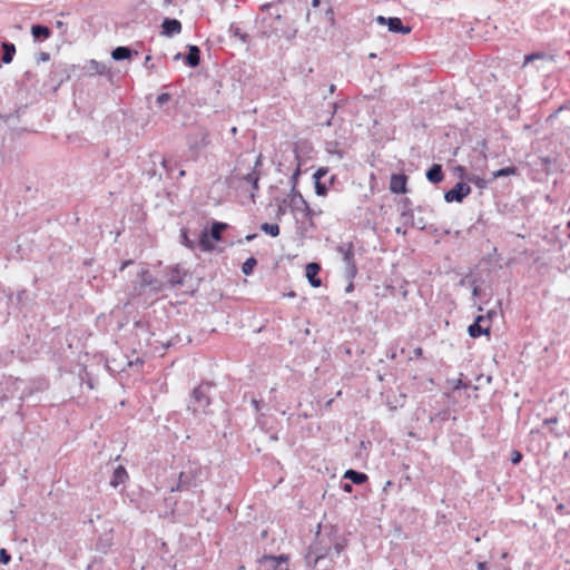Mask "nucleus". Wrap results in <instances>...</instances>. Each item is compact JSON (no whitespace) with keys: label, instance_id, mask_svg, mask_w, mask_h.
Segmentation results:
<instances>
[{"label":"nucleus","instance_id":"obj_1","mask_svg":"<svg viewBox=\"0 0 570 570\" xmlns=\"http://www.w3.org/2000/svg\"><path fill=\"white\" fill-rule=\"evenodd\" d=\"M332 537L318 534L305 556L306 563L316 566L321 559L327 557L332 550Z\"/></svg>","mask_w":570,"mask_h":570},{"label":"nucleus","instance_id":"obj_2","mask_svg":"<svg viewBox=\"0 0 570 570\" xmlns=\"http://www.w3.org/2000/svg\"><path fill=\"white\" fill-rule=\"evenodd\" d=\"M210 387L212 385L209 383H202L200 385L194 389L188 405V410H190L194 414L206 412V409L210 404Z\"/></svg>","mask_w":570,"mask_h":570},{"label":"nucleus","instance_id":"obj_3","mask_svg":"<svg viewBox=\"0 0 570 570\" xmlns=\"http://www.w3.org/2000/svg\"><path fill=\"white\" fill-rule=\"evenodd\" d=\"M188 149L194 159L209 145V132L204 127H196L187 136Z\"/></svg>","mask_w":570,"mask_h":570},{"label":"nucleus","instance_id":"obj_4","mask_svg":"<svg viewBox=\"0 0 570 570\" xmlns=\"http://www.w3.org/2000/svg\"><path fill=\"white\" fill-rule=\"evenodd\" d=\"M521 67L531 70L554 69L556 60L552 55L546 52H534L524 57Z\"/></svg>","mask_w":570,"mask_h":570},{"label":"nucleus","instance_id":"obj_5","mask_svg":"<svg viewBox=\"0 0 570 570\" xmlns=\"http://www.w3.org/2000/svg\"><path fill=\"white\" fill-rule=\"evenodd\" d=\"M336 250L342 255L345 264L344 274L347 279H354L357 275V266L355 262L354 246L352 243H344L337 246Z\"/></svg>","mask_w":570,"mask_h":570},{"label":"nucleus","instance_id":"obj_6","mask_svg":"<svg viewBox=\"0 0 570 570\" xmlns=\"http://www.w3.org/2000/svg\"><path fill=\"white\" fill-rule=\"evenodd\" d=\"M495 312L491 311L488 312L487 315H479L475 317L474 322L469 325L468 333L471 337L478 338L482 335H489L490 334V324L489 321L494 315Z\"/></svg>","mask_w":570,"mask_h":570},{"label":"nucleus","instance_id":"obj_7","mask_svg":"<svg viewBox=\"0 0 570 570\" xmlns=\"http://www.w3.org/2000/svg\"><path fill=\"white\" fill-rule=\"evenodd\" d=\"M375 21L381 26H385L391 32L402 35H407L411 32V28L409 26H403L401 19L396 17L385 18L383 16H377Z\"/></svg>","mask_w":570,"mask_h":570},{"label":"nucleus","instance_id":"obj_8","mask_svg":"<svg viewBox=\"0 0 570 570\" xmlns=\"http://www.w3.org/2000/svg\"><path fill=\"white\" fill-rule=\"evenodd\" d=\"M470 193V186L463 181H459L453 186V188L445 191L444 199L446 203H461Z\"/></svg>","mask_w":570,"mask_h":570},{"label":"nucleus","instance_id":"obj_9","mask_svg":"<svg viewBox=\"0 0 570 570\" xmlns=\"http://www.w3.org/2000/svg\"><path fill=\"white\" fill-rule=\"evenodd\" d=\"M261 564L264 568V570H289L288 557L284 554H281L278 557L265 556L261 560Z\"/></svg>","mask_w":570,"mask_h":570},{"label":"nucleus","instance_id":"obj_10","mask_svg":"<svg viewBox=\"0 0 570 570\" xmlns=\"http://www.w3.org/2000/svg\"><path fill=\"white\" fill-rule=\"evenodd\" d=\"M140 286L149 287L151 292L158 294L166 288L165 283L155 278L148 269H141L139 273Z\"/></svg>","mask_w":570,"mask_h":570},{"label":"nucleus","instance_id":"obj_11","mask_svg":"<svg viewBox=\"0 0 570 570\" xmlns=\"http://www.w3.org/2000/svg\"><path fill=\"white\" fill-rule=\"evenodd\" d=\"M185 275L186 273L180 269L179 265L171 267L168 273V279L165 283L166 288L183 286L185 283Z\"/></svg>","mask_w":570,"mask_h":570},{"label":"nucleus","instance_id":"obj_12","mask_svg":"<svg viewBox=\"0 0 570 570\" xmlns=\"http://www.w3.org/2000/svg\"><path fill=\"white\" fill-rule=\"evenodd\" d=\"M327 174L328 169L325 167H321L313 175L315 179V193L317 196H325L327 194L328 184L322 180L324 177L327 176Z\"/></svg>","mask_w":570,"mask_h":570},{"label":"nucleus","instance_id":"obj_13","mask_svg":"<svg viewBox=\"0 0 570 570\" xmlns=\"http://www.w3.org/2000/svg\"><path fill=\"white\" fill-rule=\"evenodd\" d=\"M320 271H321V265L315 262L308 263L305 267L306 278L308 279V283L313 287H320L322 285V281L317 276Z\"/></svg>","mask_w":570,"mask_h":570},{"label":"nucleus","instance_id":"obj_14","mask_svg":"<svg viewBox=\"0 0 570 570\" xmlns=\"http://www.w3.org/2000/svg\"><path fill=\"white\" fill-rule=\"evenodd\" d=\"M407 177L403 174H393L391 176L390 189L394 194H404L406 191Z\"/></svg>","mask_w":570,"mask_h":570},{"label":"nucleus","instance_id":"obj_15","mask_svg":"<svg viewBox=\"0 0 570 570\" xmlns=\"http://www.w3.org/2000/svg\"><path fill=\"white\" fill-rule=\"evenodd\" d=\"M30 32L35 42H42L51 37V30L42 24L31 26Z\"/></svg>","mask_w":570,"mask_h":570},{"label":"nucleus","instance_id":"obj_16","mask_svg":"<svg viewBox=\"0 0 570 570\" xmlns=\"http://www.w3.org/2000/svg\"><path fill=\"white\" fill-rule=\"evenodd\" d=\"M161 33L166 37H173L181 31V23L176 19H165Z\"/></svg>","mask_w":570,"mask_h":570},{"label":"nucleus","instance_id":"obj_17","mask_svg":"<svg viewBox=\"0 0 570 570\" xmlns=\"http://www.w3.org/2000/svg\"><path fill=\"white\" fill-rule=\"evenodd\" d=\"M128 479V473L122 465H118L112 473V476L109 481V484L112 488H117L120 484H124Z\"/></svg>","mask_w":570,"mask_h":570},{"label":"nucleus","instance_id":"obj_18","mask_svg":"<svg viewBox=\"0 0 570 570\" xmlns=\"http://www.w3.org/2000/svg\"><path fill=\"white\" fill-rule=\"evenodd\" d=\"M259 171L252 170L250 173L243 175L240 177V180L245 181L246 184L252 186V193L250 196L254 198L255 191L259 189L258 183H259Z\"/></svg>","mask_w":570,"mask_h":570},{"label":"nucleus","instance_id":"obj_19","mask_svg":"<svg viewBox=\"0 0 570 570\" xmlns=\"http://www.w3.org/2000/svg\"><path fill=\"white\" fill-rule=\"evenodd\" d=\"M426 178L433 184L441 183L444 178L442 166L440 164H433L426 171Z\"/></svg>","mask_w":570,"mask_h":570},{"label":"nucleus","instance_id":"obj_20","mask_svg":"<svg viewBox=\"0 0 570 570\" xmlns=\"http://www.w3.org/2000/svg\"><path fill=\"white\" fill-rule=\"evenodd\" d=\"M343 478L346 480H350L351 483L357 484V485L365 483L368 479V476L365 473L353 470V469L346 470Z\"/></svg>","mask_w":570,"mask_h":570},{"label":"nucleus","instance_id":"obj_21","mask_svg":"<svg viewBox=\"0 0 570 570\" xmlns=\"http://www.w3.org/2000/svg\"><path fill=\"white\" fill-rule=\"evenodd\" d=\"M197 246H199L203 252H210L214 249V244L207 229L202 230L198 235Z\"/></svg>","mask_w":570,"mask_h":570},{"label":"nucleus","instance_id":"obj_22","mask_svg":"<svg viewBox=\"0 0 570 570\" xmlns=\"http://www.w3.org/2000/svg\"><path fill=\"white\" fill-rule=\"evenodd\" d=\"M227 228H228V224L215 220V222H213L208 234L213 240L219 242V240H222L223 232L226 230Z\"/></svg>","mask_w":570,"mask_h":570},{"label":"nucleus","instance_id":"obj_23","mask_svg":"<svg viewBox=\"0 0 570 570\" xmlns=\"http://www.w3.org/2000/svg\"><path fill=\"white\" fill-rule=\"evenodd\" d=\"M179 238H180V244L184 245L186 248H188L190 250H195L197 248V240L191 239L189 237V233H188L187 228H185V227L180 228Z\"/></svg>","mask_w":570,"mask_h":570},{"label":"nucleus","instance_id":"obj_24","mask_svg":"<svg viewBox=\"0 0 570 570\" xmlns=\"http://www.w3.org/2000/svg\"><path fill=\"white\" fill-rule=\"evenodd\" d=\"M307 205L308 203L303 196H294L289 199V206L293 212L302 213L304 209H307Z\"/></svg>","mask_w":570,"mask_h":570},{"label":"nucleus","instance_id":"obj_25","mask_svg":"<svg viewBox=\"0 0 570 570\" xmlns=\"http://www.w3.org/2000/svg\"><path fill=\"white\" fill-rule=\"evenodd\" d=\"M186 61H187V65L190 68H195V67L198 66V63H199V49L196 46H190L189 47V52L186 56Z\"/></svg>","mask_w":570,"mask_h":570},{"label":"nucleus","instance_id":"obj_26","mask_svg":"<svg viewBox=\"0 0 570 570\" xmlns=\"http://www.w3.org/2000/svg\"><path fill=\"white\" fill-rule=\"evenodd\" d=\"M3 55H2V61L4 63H9L12 61L13 56L16 53V47L13 43L10 42H3L2 43Z\"/></svg>","mask_w":570,"mask_h":570},{"label":"nucleus","instance_id":"obj_27","mask_svg":"<svg viewBox=\"0 0 570 570\" xmlns=\"http://www.w3.org/2000/svg\"><path fill=\"white\" fill-rule=\"evenodd\" d=\"M111 57L115 59V60H122V59H128L131 57V51L130 49L126 48V47H117L112 53H111Z\"/></svg>","mask_w":570,"mask_h":570},{"label":"nucleus","instance_id":"obj_28","mask_svg":"<svg viewBox=\"0 0 570 570\" xmlns=\"http://www.w3.org/2000/svg\"><path fill=\"white\" fill-rule=\"evenodd\" d=\"M517 171H518L517 167H514V166L504 167V168H501L499 170L493 171L492 173V178L497 179V178H500V177H508V176H511V175H515Z\"/></svg>","mask_w":570,"mask_h":570},{"label":"nucleus","instance_id":"obj_29","mask_svg":"<svg viewBox=\"0 0 570 570\" xmlns=\"http://www.w3.org/2000/svg\"><path fill=\"white\" fill-rule=\"evenodd\" d=\"M261 230L265 234L271 235L272 237H277L279 235V226L277 224L263 223L261 225Z\"/></svg>","mask_w":570,"mask_h":570},{"label":"nucleus","instance_id":"obj_30","mask_svg":"<svg viewBox=\"0 0 570 570\" xmlns=\"http://www.w3.org/2000/svg\"><path fill=\"white\" fill-rule=\"evenodd\" d=\"M257 265V259L255 257H249L247 258L243 265H242V272L245 274V275H250L255 268V266Z\"/></svg>","mask_w":570,"mask_h":570},{"label":"nucleus","instance_id":"obj_31","mask_svg":"<svg viewBox=\"0 0 570 570\" xmlns=\"http://www.w3.org/2000/svg\"><path fill=\"white\" fill-rule=\"evenodd\" d=\"M468 181L474 183L478 187L483 188L485 186V181L483 178L476 175L466 176Z\"/></svg>","mask_w":570,"mask_h":570},{"label":"nucleus","instance_id":"obj_32","mask_svg":"<svg viewBox=\"0 0 570 570\" xmlns=\"http://www.w3.org/2000/svg\"><path fill=\"white\" fill-rule=\"evenodd\" d=\"M170 100V95L167 92H163L157 96L156 102L159 107H163L166 102Z\"/></svg>","mask_w":570,"mask_h":570},{"label":"nucleus","instance_id":"obj_33","mask_svg":"<svg viewBox=\"0 0 570 570\" xmlns=\"http://www.w3.org/2000/svg\"><path fill=\"white\" fill-rule=\"evenodd\" d=\"M11 561V556L7 549H0V563L8 564Z\"/></svg>","mask_w":570,"mask_h":570},{"label":"nucleus","instance_id":"obj_34","mask_svg":"<svg viewBox=\"0 0 570 570\" xmlns=\"http://www.w3.org/2000/svg\"><path fill=\"white\" fill-rule=\"evenodd\" d=\"M332 548H334L336 554H340V552L344 549L345 544L341 541H338L336 538H332Z\"/></svg>","mask_w":570,"mask_h":570},{"label":"nucleus","instance_id":"obj_35","mask_svg":"<svg viewBox=\"0 0 570 570\" xmlns=\"http://www.w3.org/2000/svg\"><path fill=\"white\" fill-rule=\"evenodd\" d=\"M522 458H523V455L521 452H519L517 450L512 451V453H511L512 464H519L521 462Z\"/></svg>","mask_w":570,"mask_h":570},{"label":"nucleus","instance_id":"obj_36","mask_svg":"<svg viewBox=\"0 0 570 570\" xmlns=\"http://www.w3.org/2000/svg\"><path fill=\"white\" fill-rule=\"evenodd\" d=\"M302 213L309 220H312L313 216L315 215V212L309 207V205H307V209H304Z\"/></svg>","mask_w":570,"mask_h":570},{"label":"nucleus","instance_id":"obj_37","mask_svg":"<svg viewBox=\"0 0 570 570\" xmlns=\"http://www.w3.org/2000/svg\"><path fill=\"white\" fill-rule=\"evenodd\" d=\"M262 165H263V156L258 155L252 170L258 171V169L262 167Z\"/></svg>","mask_w":570,"mask_h":570},{"label":"nucleus","instance_id":"obj_38","mask_svg":"<svg viewBox=\"0 0 570 570\" xmlns=\"http://www.w3.org/2000/svg\"><path fill=\"white\" fill-rule=\"evenodd\" d=\"M49 58H50V56L48 52H40L36 57L37 61H48Z\"/></svg>","mask_w":570,"mask_h":570},{"label":"nucleus","instance_id":"obj_39","mask_svg":"<svg viewBox=\"0 0 570 570\" xmlns=\"http://www.w3.org/2000/svg\"><path fill=\"white\" fill-rule=\"evenodd\" d=\"M299 173H301L299 164H297V167H296V169H295L294 174H293V175H292V177H291V180H292V183H293V186L296 184V180H297V177H298Z\"/></svg>","mask_w":570,"mask_h":570},{"label":"nucleus","instance_id":"obj_40","mask_svg":"<svg viewBox=\"0 0 570 570\" xmlns=\"http://www.w3.org/2000/svg\"><path fill=\"white\" fill-rule=\"evenodd\" d=\"M490 67H492V68H500V69L509 68V66L507 63H504L503 60H499V61H497L495 65H491Z\"/></svg>","mask_w":570,"mask_h":570},{"label":"nucleus","instance_id":"obj_41","mask_svg":"<svg viewBox=\"0 0 570 570\" xmlns=\"http://www.w3.org/2000/svg\"><path fill=\"white\" fill-rule=\"evenodd\" d=\"M185 473L181 472L180 475H179V482H178V485H177V490H181L185 488Z\"/></svg>","mask_w":570,"mask_h":570},{"label":"nucleus","instance_id":"obj_42","mask_svg":"<svg viewBox=\"0 0 570 570\" xmlns=\"http://www.w3.org/2000/svg\"><path fill=\"white\" fill-rule=\"evenodd\" d=\"M250 403H252V405L254 406L255 411L258 413V412H259V410H261V403H262V401L256 400V399H252Z\"/></svg>","mask_w":570,"mask_h":570},{"label":"nucleus","instance_id":"obj_43","mask_svg":"<svg viewBox=\"0 0 570 570\" xmlns=\"http://www.w3.org/2000/svg\"><path fill=\"white\" fill-rule=\"evenodd\" d=\"M558 423V417L557 416H551V417H548L543 421V424L544 425H550V424H556Z\"/></svg>","mask_w":570,"mask_h":570},{"label":"nucleus","instance_id":"obj_44","mask_svg":"<svg viewBox=\"0 0 570 570\" xmlns=\"http://www.w3.org/2000/svg\"><path fill=\"white\" fill-rule=\"evenodd\" d=\"M341 488L346 493H351L353 491V485L351 483H343Z\"/></svg>","mask_w":570,"mask_h":570},{"label":"nucleus","instance_id":"obj_45","mask_svg":"<svg viewBox=\"0 0 570 570\" xmlns=\"http://www.w3.org/2000/svg\"><path fill=\"white\" fill-rule=\"evenodd\" d=\"M134 262L131 259L125 261L121 263L119 271L122 272L125 268H127L129 265H131Z\"/></svg>","mask_w":570,"mask_h":570},{"label":"nucleus","instance_id":"obj_46","mask_svg":"<svg viewBox=\"0 0 570 570\" xmlns=\"http://www.w3.org/2000/svg\"><path fill=\"white\" fill-rule=\"evenodd\" d=\"M294 196H303L295 187V185L293 186L292 190H291V194H289V198L291 197H294Z\"/></svg>","mask_w":570,"mask_h":570},{"label":"nucleus","instance_id":"obj_47","mask_svg":"<svg viewBox=\"0 0 570 570\" xmlns=\"http://www.w3.org/2000/svg\"><path fill=\"white\" fill-rule=\"evenodd\" d=\"M476 568H478V570H488V563L487 562H478Z\"/></svg>","mask_w":570,"mask_h":570},{"label":"nucleus","instance_id":"obj_48","mask_svg":"<svg viewBox=\"0 0 570 570\" xmlns=\"http://www.w3.org/2000/svg\"><path fill=\"white\" fill-rule=\"evenodd\" d=\"M348 281H350V283L347 284V286L345 288L346 293H351L354 289L353 279H348Z\"/></svg>","mask_w":570,"mask_h":570},{"label":"nucleus","instance_id":"obj_49","mask_svg":"<svg viewBox=\"0 0 570 570\" xmlns=\"http://www.w3.org/2000/svg\"><path fill=\"white\" fill-rule=\"evenodd\" d=\"M275 7H276V4H274V3H265V4L262 6V9L263 10H271V9H273Z\"/></svg>","mask_w":570,"mask_h":570},{"label":"nucleus","instance_id":"obj_50","mask_svg":"<svg viewBox=\"0 0 570 570\" xmlns=\"http://www.w3.org/2000/svg\"><path fill=\"white\" fill-rule=\"evenodd\" d=\"M413 353H414V356L419 357L423 354V350L421 347H416V348H414Z\"/></svg>","mask_w":570,"mask_h":570},{"label":"nucleus","instance_id":"obj_51","mask_svg":"<svg viewBox=\"0 0 570 570\" xmlns=\"http://www.w3.org/2000/svg\"><path fill=\"white\" fill-rule=\"evenodd\" d=\"M145 60H146L145 68H147V69H153V68H155V65H150V66L148 65V63H149V60H150V56H147Z\"/></svg>","mask_w":570,"mask_h":570},{"label":"nucleus","instance_id":"obj_52","mask_svg":"<svg viewBox=\"0 0 570 570\" xmlns=\"http://www.w3.org/2000/svg\"><path fill=\"white\" fill-rule=\"evenodd\" d=\"M256 236H257L256 234H248V235L245 237V240H246V242H252V240H254V239L256 238Z\"/></svg>","mask_w":570,"mask_h":570},{"label":"nucleus","instance_id":"obj_53","mask_svg":"<svg viewBox=\"0 0 570 570\" xmlns=\"http://www.w3.org/2000/svg\"><path fill=\"white\" fill-rule=\"evenodd\" d=\"M327 14H328L330 20H331L332 22H334V12H333V10H332V9H330V10L327 11Z\"/></svg>","mask_w":570,"mask_h":570},{"label":"nucleus","instance_id":"obj_54","mask_svg":"<svg viewBox=\"0 0 570 570\" xmlns=\"http://www.w3.org/2000/svg\"><path fill=\"white\" fill-rule=\"evenodd\" d=\"M392 484H393V482H392V481H387V482L385 483V487L383 488V491H384V492H386V491H387V489H390V487H391Z\"/></svg>","mask_w":570,"mask_h":570},{"label":"nucleus","instance_id":"obj_55","mask_svg":"<svg viewBox=\"0 0 570 570\" xmlns=\"http://www.w3.org/2000/svg\"><path fill=\"white\" fill-rule=\"evenodd\" d=\"M161 165H163V167H164L165 169H167V170H168V167H167V165H168V160H167V159L163 158V159H161Z\"/></svg>","mask_w":570,"mask_h":570},{"label":"nucleus","instance_id":"obj_56","mask_svg":"<svg viewBox=\"0 0 570 570\" xmlns=\"http://www.w3.org/2000/svg\"><path fill=\"white\" fill-rule=\"evenodd\" d=\"M312 6H313L314 8L318 7V6H320V0H313V1H312Z\"/></svg>","mask_w":570,"mask_h":570},{"label":"nucleus","instance_id":"obj_57","mask_svg":"<svg viewBox=\"0 0 570 570\" xmlns=\"http://www.w3.org/2000/svg\"><path fill=\"white\" fill-rule=\"evenodd\" d=\"M479 291H480V288L475 286L473 288V295L476 296L479 294Z\"/></svg>","mask_w":570,"mask_h":570},{"label":"nucleus","instance_id":"obj_58","mask_svg":"<svg viewBox=\"0 0 570 570\" xmlns=\"http://www.w3.org/2000/svg\"><path fill=\"white\" fill-rule=\"evenodd\" d=\"M406 216H409V217H411V218L413 217V215H412V214H410V213H402V217H406Z\"/></svg>","mask_w":570,"mask_h":570},{"label":"nucleus","instance_id":"obj_59","mask_svg":"<svg viewBox=\"0 0 570 570\" xmlns=\"http://www.w3.org/2000/svg\"><path fill=\"white\" fill-rule=\"evenodd\" d=\"M397 234H405V230H402L400 227L396 228Z\"/></svg>","mask_w":570,"mask_h":570},{"label":"nucleus","instance_id":"obj_60","mask_svg":"<svg viewBox=\"0 0 570 570\" xmlns=\"http://www.w3.org/2000/svg\"><path fill=\"white\" fill-rule=\"evenodd\" d=\"M275 17H276V19H281V12L278 10H276Z\"/></svg>","mask_w":570,"mask_h":570},{"label":"nucleus","instance_id":"obj_61","mask_svg":"<svg viewBox=\"0 0 570 570\" xmlns=\"http://www.w3.org/2000/svg\"><path fill=\"white\" fill-rule=\"evenodd\" d=\"M482 163L485 164L487 163V156L484 154H482V158H481Z\"/></svg>","mask_w":570,"mask_h":570},{"label":"nucleus","instance_id":"obj_62","mask_svg":"<svg viewBox=\"0 0 570 570\" xmlns=\"http://www.w3.org/2000/svg\"><path fill=\"white\" fill-rule=\"evenodd\" d=\"M334 179H335V176H333V175H332V176L330 177V179H328V184H333Z\"/></svg>","mask_w":570,"mask_h":570},{"label":"nucleus","instance_id":"obj_63","mask_svg":"<svg viewBox=\"0 0 570 570\" xmlns=\"http://www.w3.org/2000/svg\"><path fill=\"white\" fill-rule=\"evenodd\" d=\"M458 170H459V171H461V173H463V171H464V168H463L462 166H459V167H458Z\"/></svg>","mask_w":570,"mask_h":570},{"label":"nucleus","instance_id":"obj_64","mask_svg":"<svg viewBox=\"0 0 570 570\" xmlns=\"http://www.w3.org/2000/svg\"><path fill=\"white\" fill-rule=\"evenodd\" d=\"M62 24H63V22H62V21H57V26H58V27H61Z\"/></svg>","mask_w":570,"mask_h":570}]
</instances>
